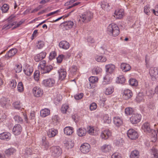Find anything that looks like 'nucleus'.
Returning a JSON list of instances; mask_svg holds the SVG:
<instances>
[{
    "label": "nucleus",
    "mask_w": 158,
    "mask_h": 158,
    "mask_svg": "<svg viewBox=\"0 0 158 158\" xmlns=\"http://www.w3.org/2000/svg\"><path fill=\"white\" fill-rule=\"evenodd\" d=\"M105 67L106 72L110 74L113 72L115 69L114 65L112 64L106 65Z\"/></svg>",
    "instance_id": "obj_26"
},
{
    "label": "nucleus",
    "mask_w": 158,
    "mask_h": 158,
    "mask_svg": "<svg viewBox=\"0 0 158 158\" xmlns=\"http://www.w3.org/2000/svg\"><path fill=\"white\" fill-rule=\"evenodd\" d=\"M95 59L98 62H105L107 60L105 57L99 55L97 56Z\"/></svg>",
    "instance_id": "obj_36"
},
{
    "label": "nucleus",
    "mask_w": 158,
    "mask_h": 158,
    "mask_svg": "<svg viewBox=\"0 0 158 158\" xmlns=\"http://www.w3.org/2000/svg\"><path fill=\"white\" fill-rule=\"evenodd\" d=\"M51 152L53 157H57L62 154V150L59 146H54L51 148Z\"/></svg>",
    "instance_id": "obj_3"
},
{
    "label": "nucleus",
    "mask_w": 158,
    "mask_h": 158,
    "mask_svg": "<svg viewBox=\"0 0 158 158\" xmlns=\"http://www.w3.org/2000/svg\"><path fill=\"white\" fill-rule=\"evenodd\" d=\"M111 132L108 129H105L101 133L100 137L102 139H106L111 136Z\"/></svg>",
    "instance_id": "obj_9"
},
{
    "label": "nucleus",
    "mask_w": 158,
    "mask_h": 158,
    "mask_svg": "<svg viewBox=\"0 0 158 158\" xmlns=\"http://www.w3.org/2000/svg\"><path fill=\"white\" fill-rule=\"evenodd\" d=\"M90 148V146L89 144L85 143L81 146L80 149L82 152L86 153L89 151Z\"/></svg>",
    "instance_id": "obj_11"
},
{
    "label": "nucleus",
    "mask_w": 158,
    "mask_h": 158,
    "mask_svg": "<svg viewBox=\"0 0 158 158\" xmlns=\"http://www.w3.org/2000/svg\"><path fill=\"white\" fill-rule=\"evenodd\" d=\"M87 40L88 43L90 44H94L95 42V40L91 36L88 37L87 39Z\"/></svg>",
    "instance_id": "obj_57"
},
{
    "label": "nucleus",
    "mask_w": 158,
    "mask_h": 158,
    "mask_svg": "<svg viewBox=\"0 0 158 158\" xmlns=\"http://www.w3.org/2000/svg\"><path fill=\"white\" fill-rule=\"evenodd\" d=\"M55 80L53 78H49L43 80V84L46 87H52L54 85Z\"/></svg>",
    "instance_id": "obj_7"
},
{
    "label": "nucleus",
    "mask_w": 158,
    "mask_h": 158,
    "mask_svg": "<svg viewBox=\"0 0 158 158\" xmlns=\"http://www.w3.org/2000/svg\"><path fill=\"white\" fill-rule=\"evenodd\" d=\"M62 25H63L64 30H68L73 27L74 25V23L72 21H69L63 23Z\"/></svg>",
    "instance_id": "obj_13"
},
{
    "label": "nucleus",
    "mask_w": 158,
    "mask_h": 158,
    "mask_svg": "<svg viewBox=\"0 0 158 158\" xmlns=\"http://www.w3.org/2000/svg\"><path fill=\"white\" fill-rule=\"evenodd\" d=\"M83 96V94L81 93L79 94H76L74 95L75 98L76 100H79Z\"/></svg>",
    "instance_id": "obj_62"
},
{
    "label": "nucleus",
    "mask_w": 158,
    "mask_h": 158,
    "mask_svg": "<svg viewBox=\"0 0 158 158\" xmlns=\"http://www.w3.org/2000/svg\"><path fill=\"white\" fill-rule=\"evenodd\" d=\"M125 81V79L124 76L123 75H120L118 77L117 82L119 83L123 84L124 83Z\"/></svg>",
    "instance_id": "obj_46"
},
{
    "label": "nucleus",
    "mask_w": 158,
    "mask_h": 158,
    "mask_svg": "<svg viewBox=\"0 0 158 158\" xmlns=\"http://www.w3.org/2000/svg\"><path fill=\"white\" fill-rule=\"evenodd\" d=\"M59 79L60 80H62L64 79L66 76V71L64 69H61L59 70Z\"/></svg>",
    "instance_id": "obj_27"
},
{
    "label": "nucleus",
    "mask_w": 158,
    "mask_h": 158,
    "mask_svg": "<svg viewBox=\"0 0 158 158\" xmlns=\"http://www.w3.org/2000/svg\"><path fill=\"white\" fill-rule=\"evenodd\" d=\"M63 142L65 148L68 149L72 148L74 145L73 141L70 140H65Z\"/></svg>",
    "instance_id": "obj_15"
},
{
    "label": "nucleus",
    "mask_w": 158,
    "mask_h": 158,
    "mask_svg": "<svg viewBox=\"0 0 158 158\" xmlns=\"http://www.w3.org/2000/svg\"><path fill=\"white\" fill-rule=\"evenodd\" d=\"M17 89L20 92H22L23 91L24 87L22 82H20L17 85Z\"/></svg>",
    "instance_id": "obj_48"
},
{
    "label": "nucleus",
    "mask_w": 158,
    "mask_h": 158,
    "mask_svg": "<svg viewBox=\"0 0 158 158\" xmlns=\"http://www.w3.org/2000/svg\"><path fill=\"white\" fill-rule=\"evenodd\" d=\"M56 56V54L55 52L53 51L51 52L49 56V59L50 60H52L54 59Z\"/></svg>",
    "instance_id": "obj_60"
},
{
    "label": "nucleus",
    "mask_w": 158,
    "mask_h": 158,
    "mask_svg": "<svg viewBox=\"0 0 158 158\" xmlns=\"http://www.w3.org/2000/svg\"><path fill=\"white\" fill-rule=\"evenodd\" d=\"M34 78L35 81H37L39 79V72L36 71L35 72L34 74Z\"/></svg>",
    "instance_id": "obj_59"
},
{
    "label": "nucleus",
    "mask_w": 158,
    "mask_h": 158,
    "mask_svg": "<svg viewBox=\"0 0 158 158\" xmlns=\"http://www.w3.org/2000/svg\"><path fill=\"white\" fill-rule=\"evenodd\" d=\"M69 106L67 105H63L61 108L60 110L62 113L63 114L66 113L67 110L69 108Z\"/></svg>",
    "instance_id": "obj_51"
},
{
    "label": "nucleus",
    "mask_w": 158,
    "mask_h": 158,
    "mask_svg": "<svg viewBox=\"0 0 158 158\" xmlns=\"http://www.w3.org/2000/svg\"><path fill=\"white\" fill-rule=\"evenodd\" d=\"M42 146L47 149L49 147V143L47 141L46 138L45 137L43 136L42 138Z\"/></svg>",
    "instance_id": "obj_38"
},
{
    "label": "nucleus",
    "mask_w": 158,
    "mask_h": 158,
    "mask_svg": "<svg viewBox=\"0 0 158 158\" xmlns=\"http://www.w3.org/2000/svg\"><path fill=\"white\" fill-rule=\"evenodd\" d=\"M107 33L110 36L115 37L119 34V29L118 27L114 23L110 24L107 27Z\"/></svg>",
    "instance_id": "obj_1"
},
{
    "label": "nucleus",
    "mask_w": 158,
    "mask_h": 158,
    "mask_svg": "<svg viewBox=\"0 0 158 158\" xmlns=\"http://www.w3.org/2000/svg\"><path fill=\"white\" fill-rule=\"evenodd\" d=\"M20 103L19 102H15L13 105L15 108L19 110L21 108Z\"/></svg>",
    "instance_id": "obj_61"
},
{
    "label": "nucleus",
    "mask_w": 158,
    "mask_h": 158,
    "mask_svg": "<svg viewBox=\"0 0 158 158\" xmlns=\"http://www.w3.org/2000/svg\"><path fill=\"white\" fill-rule=\"evenodd\" d=\"M16 150L13 148H10L6 150L5 151V153L6 156H10L15 152Z\"/></svg>",
    "instance_id": "obj_37"
},
{
    "label": "nucleus",
    "mask_w": 158,
    "mask_h": 158,
    "mask_svg": "<svg viewBox=\"0 0 158 158\" xmlns=\"http://www.w3.org/2000/svg\"><path fill=\"white\" fill-rule=\"evenodd\" d=\"M8 23L3 26V28L6 29H8L11 27L13 25L16 24V22L14 21L12 17H9L8 19Z\"/></svg>",
    "instance_id": "obj_10"
},
{
    "label": "nucleus",
    "mask_w": 158,
    "mask_h": 158,
    "mask_svg": "<svg viewBox=\"0 0 158 158\" xmlns=\"http://www.w3.org/2000/svg\"><path fill=\"white\" fill-rule=\"evenodd\" d=\"M14 119L15 121L21 123L23 122V119L19 116L16 115L14 117Z\"/></svg>",
    "instance_id": "obj_55"
},
{
    "label": "nucleus",
    "mask_w": 158,
    "mask_h": 158,
    "mask_svg": "<svg viewBox=\"0 0 158 158\" xmlns=\"http://www.w3.org/2000/svg\"><path fill=\"white\" fill-rule=\"evenodd\" d=\"M50 113V110L47 109H43L40 111V116L43 117H45L49 115Z\"/></svg>",
    "instance_id": "obj_33"
},
{
    "label": "nucleus",
    "mask_w": 158,
    "mask_h": 158,
    "mask_svg": "<svg viewBox=\"0 0 158 158\" xmlns=\"http://www.w3.org/2000/svg\"><path fill=\"white\" fill-rule=\"evenodd\" d=\"M77 66L73 65L70 68V71L73 74H75L76 72L77 71Z\"/></svg>",
    "instance_id": "obj_64"
},
{
    "label": "nucleus",
    "mask_w": 158,
    "mask_h": 158,
    "mask_svg": "<svg viewBox=\"0 0 158 158\" xmlns=\"http://www.w3.org/2000/svg\"><path fill=\"white\" fill-rule=\"evenodd\" d=\"M113 121L114 124L117 127H119L123 124L122 119L118 117H115L113 118Z\"/></svg>",
    "instance_id": "obj_21"
},
{
    "label": "nucleus",
    "mask_w": 158,
    "mask_h": 158,
    "mask_svg": "<svg viewBox=\"0 0 158 158\" xmlns=\"http://www.w3.org/2000/svg\"><path fill=\"white\" fill-rule=\"evenodd\" d=\"M120 68L123 71L127 72L131 69V67L129 64L123 63L121 64Z\"/></svg>",
    "instance_id": "obj_25"
},
{
    "label": "nucleus",
    "mask_w": 158,
    "mask_h": 158,
    "mask_svg": "<svg viewBox=\"0 0 158 158\" xmlns=\"http://www.w3.org/2000/svg\"><path fill=\"white\" fill-rule=\"evenodd\" d=\"M93 17V14L90 11H88L80 16L82 22L90 21Z\"/></svg>",
    "instance_id": "obj_4"
},
{
    "label": "nucleus",
    "mask_w": 158,
    "mask_h": 158,
    "mask_svg": "<svg viewBox=\"0 0 158 158\" xmlns=\"http://www.w3.org/2000/svg\"><path fill=\"white\" fill-rule=\"evenodd\" d=\"M11 134L9 132H4L0 134V139H1L6 140H9L10 139Z\"/></svg>",
    "instance_id": "obj_17"
},
{
    "label": "nucleus",
    "mask_w": 158,
    "mask_h": 158,
    "mask_svg": "<svg viewBox=\"0 0 158 158\" xmlns=\"http://www.w3.org/2000/svg\"><path fill=\"white\" fill-rule=\"evenodd\" d=\"M139 152L136 150L132 151L131 153L130 158H139Z\"/></svg>",
    "instance_id": "obj_31"
},
{
    "label": "nucleus",
    "mask_w": 158,
    "mask_h": 158,
    "mask_svg": "<svg viewBox=\"0 0 158 158\" xmlns=\"http://www.w3.org/2000/svg\"><path fill=\"white\" fill-rule=\"evenodd\" d=\"M86 132V129L84 128H81L77 131V134L79 136H84Z\"/></svg>",
    "instance_id": "obj_35"
},
{
    "label": "nucleus",
    "mask_w": 158,
    "mask_h": 158,
    "mask_svg": "<svg viewBox=\"0 0 158 158\" xmlns=\"http://www.w3.org/2000/svg\"><path fill=\"white\" fill-rule=\"evenodd\" d=\"M87 133L90 135H95L98 134V131L94 127L89 126L87 127Z\"/></svg>",
    "instance_id": "obj_24"
},
{
    "label": "nucleus",
    "mask_w": 158,
    "mask_h": 158,
    "mask_svg": "<svg viewBox=\"0 0 158 158\" xmlns=\"http://www.w3.org/2000/svg\"><path fill=\"white\" fill-rule=\"evenodd\" d=\"M128 137L131 139L135 140L138 137V135L137 131L133 129H130L127 132Z\"/></svg>",
    "instance_id": "obj_5"
},
{
    "label": "nucleus",
    "mask_w": 158,
    "mask_h": 158,
    "mask_svg": "<svg viewBox=\"0 0 158 158\" xmlns=\"http://www.w3.org/2000/svg\"><path fill=\"white\" fill-rule=\"evenodd\" d=\"M17 52V50L16 48H13L10 50L5 55L6 58L9 59L12 58Z\"/></svg>",
    "instance_id": "obj_18"
},
{
    "label": "nucleus",
    "mask_w": 158,
    "mask_h": 158,
    "mask_svg": "<svg viewBox=\"0 0 158 158\" xmlns=\"http://www.w3.org/2000/svg\"><path fill=\"white\" fill-rule=\"evenodd\" d=\"M52 69V66L51 65H47L41 67V69L40 70L42 74H44L49 73Z\"/></svg>",
    "instance_id": "obj_14"
},
{
    "label": "nucleus",
    "mask_w": 158,
    "mask_h": 158,
    "mask_svg": "<svg viewBox=\"0 0 158 158\" xmlns=\"http://www.w3.org/2000/svg\"><path fill=\"white\" fill-rule=\"evenodd\" d=\"M89 81L92 83H94L98 81V78L96 77L92 76L89 78Z\"/></svg>",
    "instance_id": "obj_52"
},
{
    "label": "nucleus",
    "mask_w": 158,
    "mask_h": 158,
    "mask_svg": "<svg viewBox=\"0 0 158 158\" xmlns=\"http://www.w3.org/2000/svg\"><path fill=\"white\" fill-rule=\"evenodd\" d=\"M0 103L2 106L3 107H4L10 105L11 102L10 100H9L8 98H6L4 97H2L0 100Z\"/></svg>",
    "instance_id": "obj_16"
},
{
    "label": "nucleus",
    "mask_w": 158,
    "mask_h": 158,
    "mask_svg": "<svg viewBox=\"0 0 158 158\" xmlns=\"http://www.w3.org/2000/svg\"><path fill=\"white\" fill-rule=\"evenodd\" d=\"M134 111L133 109L131 108L127 107L125 109V114L127 115H132Z\"/></svg>",
    "instance_id": "obj_44"
},
{
    "label": "nucleus",
    "mask_w": 158,
    "mask_h": 158,
    "mask_svg": "<svg viewBox=\"0 0 158 158\" xmlns=\"http://www.w3.org/2000/svg\"><path fill=\"white\" fill-rule=\"evenodd\" d=\"M1 10H2V12H6L9 9V6L6 4H4L1 7Z\"/></svg>",
    "instance_id": "obj_54"
},
{
    "label": "nucleus",
    "mask_w": 158,
    "mask_h": 158,
    "mask_svg": "<svg viewBox=\"0 0 158 158\" xmlns=\"http://www.w3.org/2000/svg\"><path fill=\"white\" fill-rule=\"evenodd\" d=\"M97 108V104L94 102L92 103L90 105V109L91 111L95 110Z\"/></svg>",
    "instance_id": "obj_58"
},
{
    "label": "nucleus",
    "mask_w": 158,
    "mask_h": 158,
    "mask_svg": "<svg viewBox=\"0 0 158 158\" xmlns=\"http://www.w3.org/2000/svg\"><path fill=\"white\" fill-rule=\"evenodd\" d=\"M46 55L45 52H42L36 55L34 57V60L36 62H39L44 59Z\"/></svg>",
    "instance_id": "obj_20"
},
{
    "label": "nucleus",
    "mask_w": 158,
    "mask_h": 158,
    "mask_svg": "<svg viewBox=\"0 0 158 158\" xmlns=\"http://www.w3.org/2000/svg\"><path fill=\"white\" fill-rule=\"evenodd\" d=\"M101 6L102 8L104 10H108L109 8H110V6L109 3L107 2H103L101 3Z\"/></svg>",
    "instance_id": "obj_41"
},
{
    "label": "nucleus",
    "mask_w": 158,
    "mask_h": 158,
    "mask_svg": "<svg viewBox=\"0 0 158 158\" xmlns=\"http://www.w3.org/2000/svg\"><path fill=\"white\" fill-rule=\"evenodd\" d=\"M132 92L129 89L125 90L123 95V98L125 100H128L132 97Z\"/></svg>",
    "instance_id": "obj_19"
},
{
    "label": "nucleus",
    "mask_w": 158,
    "mask_h": 158,
    "mask_svg": "<svg viewBox=\"0 0 158 158\" xmlns=\"http://www.w3.org/2000/svg\"><path fill=\"white\" fill-rule=\"evenodd\" d=\"M114 91V89L112 87H109L106 88L104 93L106 95H110L112 94Z\"/></svg>",
    "instance_id": "obj_40"
},
{
    "label": "nucleus",
    "mask_w": 158,
    "mask_h": 158,
    "mask_svg": "<svg viewBox=\"0 0 158 158\" xmlns=\"http://www.w3.org/2000/svg\"><path fill=\"white\" fill-rule=\"evenodd\" d=\"M111 81V79L109 77L108 75L105 76L104 78V81L103 83L104 84H108Z\"/></svg>",
    "instance_id": "obj_53"
},
{
    "label": "nucleus",
    "mask_w": 158,
    "mask_h": 158,
    "mask_svg": "<svg viewBox=\"0 0 158 158\" xmlns=\"http://www.w3.org/2000/svg\"><path fill=\"white\" fill-rule=\"evenodd\" d=\"M73 132V129L72 127H68L64 129V133L67 135H70Z\"/></svg>",
    "instance_id": "obj_32"
},
{
    "label": "nucleus",
    "mask_w": 158,
    "mask_h": 158,
    "mask_svg": "<svg viewBox=\"0 0 158 158\" xmlns=\"http://www.w3.org/2000/svg\"><path fill=\"white\" fill-rule=\"evenodd\" d=\"M142 129L144 132L146 133H150L152 132V134L153 137L156 138L158 134V128L156 130H153L151 128L150 124L148 123H145L143 124L142 127Z\"/></svg>",
    "instance_id": "obj_2"
},
{
    "label": "nucleus",
    "mask_w": 158,
    "mask_h": 158,
    "mask_svg": "<svg viewBox=\"0 0 158 158\" xmlns=\"http://www.w3.org/2000/svg\"><path fill=\"white\" fill-rule=\"evenodd\" d=\"M59 46L60 48L64 49H67L69 47V44L65 41H62L59 43Z\"/></svg>",
    "instance_id": "obj_28"
},
{
    "label": "nucleus",
    "mask_w": 158,
    "mask_h": 158,
    "mask_svg": "<svg viewBox=\"0 0 158 158\" xmlns=\"http://www.w3.org/2000/svg\"><path fill=\"white\" fill-rule=\"evenodd\" d=\"M130 85L132 86H136L138 85L137 81L135 79L131 78L129 80Z\"/></svg>",
    "instance_id": "obj_47"
},
{
    "label": "nucleus",
    "mask_w": 158,
    "mask_h": 158,
    "mask_svg": "<svg viewBox=\"0 0 158 158\" xmlns=\"http://www.w3.org/2000/svg\"><path fill=\"white\" fill-rule=\"evenodd\" d=\"M143 93H139L137 95L135 99V100L138 102H139L143 100Z\"/></svg>",
    "instance_id": "obj_39"
},
{
    "label": "nucleus",
    "mask_w": 158,
    "mask_h": 158,
    "mask_svg": "<svg viewBox=\"0 0 158 158\" xmlns=\"http://www.w3.org/2000/svg\"><path fill=\"white\" fill-rule=\"evenodd\" d=\"M141 119V115L137 113H134L130 118V121L132 124H136L139 122Z\"/></svg>",
    "instance_id": "obj_6"
},
{
    "label": "nucleus",
    "mask_w": 158,
    "mask_h": 158,
    "mask_svg": "<svg viewBox=\"0 0 158 158\" xmlns=\"http://www.w3.org/2000/svg\"><path fill=\"white\" fill-rule=\"evenodd\" d=\"M14 70L16 73H20L22 70V65L20 64H17L15 67Z\"/></svg>",
    "instance_id": "obj_42"
},
{
    "label": "nucleus",
    "mask_w": 158,
    "mask_h": 158,
    "mask_svg": "<svg viewBox=\"0 0 158 158\" xmlns=\"http://www.w3.org/2000/svg\"><path fill=\"white\" fill-rule=\"evenodd\" d=\"M58 133L57 130L54 128L49 129L47 131V135L49 138H52L55 137Z\"/></svg>",
    "instance_id": "obj_22"
},
{
    "label": "nucleus",
    "mask_w": 158,
    "mask_h": 158,
    "mask_svg": "<svg viewBox=\"0 0 158 158\" xmlns=\"http://www.w3.org/2000/svg\"><path fill=\"white\" fill-rule=\"evenodd\" d=\"M144 11L147 15H149L150 14L149 7L147 6H145L144 7Z\"/></svg>",
    "instance_id": "obj_63"
},
{
    "label": "nucleus",
    "mask_w": 158,
    "mask_h": 158,
    "mask_svg": "<svg viewBox=\"0 0 158 158\" xmlns=\"http://www.w3.org/2000/svg\"><path fill=\"white\" fill-rule=\"evenodd\" d=\"M114 17L117 19H120L122 18L124 15L123 10L120 9L117 10L114 13Z\"/></svg>",
    "instance_id": "obj_23"
},
{
    "label": "nucleus",
    "mask_w": 158,
    "mask_h": 158,
    "mask_svg": "<svg viewBox=\"0 0 158 158\" xmlns=\"http://www.w3.org/2000/svg\"><path fill=\"white\" fill-rule=\"evenodd\" d=\"M149 74L152 77H155L158 74V70L156 68H151L149 70Z\"/></svg>",
    "instance_id": "obj_29"
},
{
    "label": "nucleus",
    "mask_w": 158,
    "mask_h": 158,
    "mask_svg": "<svg viewBox=\"0 0 158 158\" xmlns=\"http://www.w3.org/2000/svg\"><path fill=\"white\" fill-rule=\"evenodd\" d=\"M12 131L15 135H19L22 131V127L20 124H16L14 127Z\"/></svg>",
    "instance_id": "obj_12"
},
{
    "label": "nucleus",
    "mask_w": 158,
    "mask_h": 158,
    "mask_svg": "<svg viewBox=\"0 0 158 158\" xmlns=\"http://www.w3.org/2000/svg\"><path fill=\"white\" fill-rule=\"evenodd\" d=\"M24 73L27 76H30L33 72V69L31 67H27L26 69H24Z\"/></svg>",
    "instance_id": "obj_43"
},
{
    "label": "nucleus",
    "mask_w": 158,
    "mask_h": 158,
    "mask_svg": "<svg viewBox=\"0 0 158 158\" xmlns=\"http://www.w3.org/2000/svg\"><path fill=\"white\" fill-rule=\"evenodd\" d=\"M152 158H158V150L156 148H153L150 151Z\"/></svg>",
    "instance_id": "obj_30"
},
{
    "label": "nucleus",
    "mask_w": 158,
    "mask_h": 158,
    "mask_svg": "<svg viewBox=\"0 0 158 158\" xmlns=\"http://www.w3.org/2000/svg\"><path fill=\"white\" fill-rule=\"evenodd\" d=\"M33 93L35 96L36 97L41 96L43 94V90L37 86H35L33 88Z\"/></svg>",
    "instance_id": "obj_8"
},
{
    "label": "nucleus",
    "mask_w": 158,
    "mask_h": 158,
    "mask_svg": "<svg viewBox=\"0 0 158 158\" xmlns=\"http://www.w3.org/2000/svg\"><path fill=\"white\" fill-rule=\"evenodd\" d=\"M44 45V43L43 41L40 40L38 41V43H37L36 46L38 49L42 48Z\"/></svg>",
    "instance_id": "obj_56"
},
{
    "label": "nucleus",
    "mask_w": 158,
    "mask_h": 158,
    "mask_svg": "<svg viewBox=\"0 0 158 158\" xmlns=\"http://www.w3.org/2000/svg\"><path fill=\"white\" fill-rule=\"evenodd\" d=\"M101 149L104 152H109L111 150V146L110 145L106 144L101 147Z\"/></svg>",
    "instance_id": "obj_34"
},
{
    "label": "nucleus",
    "mask_w": 158,
    "mask_h": 158,
    "mask_svg": "<svg viewBox=\"0 0 158 158\" xmlns=\"http://www.w3.org/2000/svg\"><path fill=\"white\" fill-rule=\"evenodd\" d=\"M102 69L98 67H97L93 69L92 70V73L94 74L98 75L101 72Z\"/></svg>",
    "instance_id": "obj_45"
},
{
    "label": "nucleus",
    "mask_w": 158,
    "mask_h": 158,
    "mask_svg": "<svg viewBox=\"0 0 158 158\" xmlns=\"http://www.w3.org/2000/svg\"><path fill=\"white\" fill-rule=\"evenodd\" d=\"M103 120L105 123H109L111 122L110 118L107 114H105L103 116Z\"/></svg>",
    "instance_id": "obj_50"
},
{
    "label": "nucleus",
    "mask_w": 158,
    "mask_h": 158,
    "mask_svg": "<svg viewBox=\"0 0 158 158\" xmlns=\"http://www.w3.org/2000/svg\"><path fill=\"white\" fill-rule=\"evenodd\" d=\"M16 82L15 79H12L11 80L10 83V86L11 88H15L16 86Z\"/></svg>",
    "instance_id": "obj_49"
}]
</instances>
